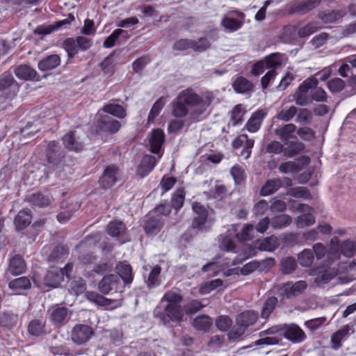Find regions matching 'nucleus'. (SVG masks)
Wrapping results in <instances>:
<instances>
[{
	"label": "nucleus",
	"mask_w": 356,
	"mask_h": 356,
	"mask_svg": "<svg viewBox=\"0 0 356 356\" xmlns=\"http://www.w3.org/2000/svg\"><path fill=\"white\" fill-rule=\"evenodd\" d=\"M50 321L56 326H61L68 321V309L65 307L53 308L50 314Z\"/></svg>",
	"instance_id": "nucleus-27"
},
{
	"label": "nucleus",
	"mask_w": 356,
	"mask_h": 356,
	"mask_svg": "<svg viewBox=\"0 0 356 356\" xmlns=\"http://www.w3.org/2000/svg\"><path fill=\"white\" fill-rule=\"evenodd\" d=\"M92 46V40L84 36L67 38L63 42V47L67 54L68 58H74L79 51H85Z\"/></svg>",
	"instance_id": "nucleus-6"
},
{
	"label": "nucleus",
	"mask_w": 356,
	"mask_h": 356,
	"mask_svg": "<svg viewBox=\"0 0 356 356\" xmlns=\"http://www.w3.org/2000/svg\"><path fill=\"white\" fill-rule=\"evenodd\" d=\"M185 196L186 191L184 187L177 188L172 195L170 200V206L172 208L179 211L184 205Z\"/></svg>",
	"instance_id": "nucleus-41"
},
{
	"label": "nucleus",
	"mask_w": 356,
	"mask_h": 356,
	"mask_svg": "<svg viewBox=\"0 0 356 356\" xmlns=\"http://www.w3.org/2000/svg\"><path fill=\"white\" fill-rule=\"evenodd\" d=\"M164 104L165 101L163 97H160L156 101L148 115L147 120L149 123L154 122L155 118L160 114Z\"/></svg>",
	"instance_id": "nucleus-56"
},
{
	"label": "nucleus",
	"mask_w": 356,
	"mask_h": 356,
	"mask_svg": "<svg viewBox=\"0 0 356 356\" xmlns=\"http://www.w3.org/2000/svg\"><path fill=\"white\" fill-rule=\"evenodd\" d=\"M321 29V27H318L314 23L310 22L298 30V35L301 38H307Z\"/></svg>",
	"instance_id": "nucleus-62"
},
{
	"label": "nucleus",
	"mask_w": 356,
	"mask_h": 356,
	"mask_svg": "<svg viewBox=\"0 0 356 356\" xmlns=\"http://www.w3.org/2000/svg\"><path fill=\"white\" fill-rule=\"evenodd\" d=\"M278 304V298L275 296L268 297L264 302L261 311V318L268 320L271 314L275 309Z\"/></svg>",
	"instance_id": "nucleus-38"
},
{
	"label": "nucleus",
	"mask_w": 356,
	"mask_h": 356,
	"mask_svg": "<svg viewBox=\"0 0 356 356\" xmlns=\"http://www.w3.org/2000/svg\"><path fill=\"white\" fill-rule=\"evenodd\" d=\"M298 108L294 106H291L287 109L280 110L276 115V118L283 122L291 121L297 114Z\"/></svg>",
	"instance_id": "nucleus-54"
},
{
	"label": "nucleus",
	"mask_w": 356,
	"mask_h": 356,
	"mask_svg": "<svg viewBox=\"0 0 356 356\" xmlns=\"http://www.w3.org/2000/svg\"><path fill=\"white\" fill-rule=\"evenodd\" d=\"M232 13H235L238 19L225 16L221 20V26L227 32L233 33L237 31L244 24L245 15L239 10H234Z\"/></svg>",
	"instance_id": "nucleus-14"
},
{
	"label": "nucleus",
	"mask_w": 356,
	"mask_h": 356,
	"mask_svg": "<svg viewBox=\"0 0 356 356\" xmlns=\"http://www.w3.org/2000/svg\"><path fill=\"white\" fill-rule=\"evenodd\" d=\"M307 288V283L305 280L296 282H286L274 286L273 291L281 300L291 298L302 294Z\"/></svg>",
	"instance_id": "nucleus-4"
},
{
	"label": "nucleus",
	"mask_w": 356,
	"mask_h": 356,
	"mask_svg": "<svg viewBox=\"0 0 356 356\" xmlns=\"http://www.w3.org/2000/svg\"><path fill=\"white\" fill-rule=\"evenodd\" d=\"M120 170L115 164H110L104 167L99 179V185L103 189L113 187L118 181Z\"/></svg>",
	"instance_id": "nucleus-8"
},
{
	"label": "nucleus",
	"mask_w": 356,
	"mask_h": 356,
	"mask_svg": "<svg viewBox=\"0 0 356 356\" xmlns=\"http://www.w3.org/2000/svg\"><path fill=\"white\" fill-rule=\"evenodd\" d=\"M280 57V54L273 53L268 56H265L264 58L261 60L263 61L266 69L276 70L277 67L281 66L282 65Z\"/></svg>",
	"instance_id": "nucleus-51"
},
{
	"label": "nucleus",
	"mask_w": 356,
	"mask_h": 356,
	"mask_svg": "<svg viewBox=\"0 0 356 356\" xmlns=\"http://www.w3.org/2000/svg\"><path fill=\"white\" fill-rule=\"evenodd\" d=\"M223 281L221 279H215L209 282H207L202 284L200 288L201 294H208L212 291L222 286Z\"/></svg>",
	"instance_id": "nucleus-57"
},
{
	"label": "nucleus",
	"mask_w": 356,
	"mask_h": 356,
	"mask_svg": "<svg viewBox=\"0 0 356 356\" xmlns=\"http://www.w3.org/2000/svg\"><path fill=\"white\" fill-rule=\"evenodd\" d=\"M69 254V249L65 245H57L51 252L48 260L51 262L63 261Z\"/></svg>",
	"instance_id": "nucleus-45"
},
{
	"label": "nucleus",
	"mask_w": 356,
	"mask_h": 356,
	"mask_svg": "<svg viewBox=\"0 0 356 356\" xmlns=\"http://www.w3.org/2000/svg\"><path fill=\"white\" fill-rule=\"evenodd\" d=\"M102 110L110 115L119 119H124L127 117V110L122 106L117 104L110 103L104 106Z\"/></svg>",
	"instance_id": "nucleus-42"
},
{
	"label": "nucleus",
	"mask_w": 356,
	"mask_h": 356,
	"mask_svg": "<svg viewBox=\"0 0 356 356\" xmlns=\"http://www.w3.org/2000/svg\"><path fill=\"white\" fill-rule=\"evenodd\" d=\"M60 57L57 54H51L39 61L38 67L40 71L51 70L60 65Z\"/></svg>",
	"instance_id": "nucleus-30"
},
{
	"label": "nucleus",
	"mask_w": 356,
	"mask_h": 356,
	"mask_svg": "<svg viewBox=\"0 0 356 356\" xmlns=\"http://www.w3.org/2000/svg\"><path fill=\"white\" fill-rule=\"evenodd\" d=\"M192 209L196 215L193 220L192 227L193 229L201 230L203 229L207 221L209 211L204 205L202 204L199 202H193Z\"/></svg>",
	"instance_id": "nucleus-13"
},
{
	"label": "nucleus",
	"mask_w": 356,
	"mask_h": 356,
	"mask_svg": "<svg viewBox=\"0 0 356 356\" xmlns=\"http://www.w3.org/2000/svg\"><path fill=\"white\" fill-rule=\"evenodd\" d=\"M305 149V144L296 138L284 143V156L286 158H293L303 152Z\"/></svg>",
	"instance_id": "nucleus-21"
},
{
	"label": "nucleus",
	"mask_w": 356,
	"mask_h": 356,
	"mask_svg": "<svg viewBox=\"0 0 356 356\" xmlns=\"http://www.w3.org/2000/svg\"><path fill=\"white\" fill-rule=\"evenodd\" d=\"M320 3L321 0H302L293 6L291 13L305 15L314 10Z\"/></svg>",
	"instance_id": "nucleus-28"
},
{
	"label": "nucleus",
	"mask_w": 356,
	"mask_h": 356,
	"mask_svg": "<svg viewBox=\"0 0 356 356\" xmlns=\"http://www.w3.org/2000/svg\"><path fill=\"white\" fill-rule=\"evenodd\" d=\"M164 131L159 128L154 129L152 131L151 136L149 138V150L152 153L159 154L161 152V147L165 142Z\"/></svg>",
	"instance_id": "nucleus-20"
},
{
	"label": "nucleus",
	"mask_w": 356,
	"mask_h": 356,
	"mask_svg": "<svg viewBox=\"0 0 356 356\" xmlns=\"http://www.w3.org/2000/svg\"><path fill=\"white\" fill-rule=\"evenodd\" d=\"M232 145L234 149L243 147L240 154L247 159L250 158L251 155L252 149L254 145V140L249 138L247 134H240L234 138Z\"/></svg>",
	"instance_id": "nucleus-16"
},
{
	"label": "nucleus",
	"mask_w": 356,
	"mask_h": 356,
	"mask_svg": "<svg viewBox=\"0 0 356 356\" xmlns=\"http://www.w3.org/2000/svg\"><path fill=\"white\" fill-rule=\"evenodd\" d=\"M86 298L99 306H108L110 305L111 301L108 298H105L102 295L94 292V291H88L86 294Z\"/></svg>",
	"instance_id": "nucleus-55"
},
{
	"label": "nucleus",
	"mask_w": 356,
	"mask_h": 356,
	"mask_svg": "<svg viewBox=\"0 0 356 356\" xmlns=\"http://www.w3.org/2000/svg\"><path fill=\"white\" fill-rule=\"evenodd\" d=\"M204 307L200 300L192 299L183 305L184 315H193L201 311Z\"/></svg>",
	"instance_id": "nucleus-47"
},
{
	"label": "nucleus",
	"mask_w": 356,
	"mask_h": 356,
	"mask_svg": "<svg viewBox=\"0 0 356 356\" xmlns=\"http://www.w3.org/2000/svg\"><path fill=\"white\" fill-rule=\"evenodd\" d=\"M63 145L70 151L79 153L83 151L84 144L79 136L76 135L75 131H70L63 137Z\"/></svg>",
	"instance_id": "nucleus-17"
},
{
	"label": "nucleus",
	"mask_w": 356,
	"mask_h": 356,
	"mask_svg": "<svg viewBox=\"0 0 356 356\" xmlns=\"http://www.w3.org/2000/svg\"><path fill=\"white\" fill-rule=\"evenodd\" d=\"M127 230L126 225L120 220H112L106 227V233L121 243H124L127 241L124 238Z\"/></svg>",
	"instance_id": "nucleus-15"
},
{
	"label": "nucleus",
	"mask_w": 356,
	"mask_h": 356,
	"mask_svg": "<svg viewBox=\"0 0 356 356\" xmlns=\"http://www.w3.org/2000/svg\"><path fill=\"white\" fill-rule=\"evenodd\" d=\"M172 115L177 118H181L187 115L188 110L186 105L177 96V101L172 104Z\"/></svg>",
	"instance_id": "nucleus-50"
},
{
	"label": "nucleus",
	"mask_w": 356,
	"mask_h": 356,
	"mask_svg": "<svg viewBox=\"0 0 356 356\" xmlns=\"http://www.w3.org/2000/svg\"><path fill=\"white\" fill-rule=\"evenodd\" d=\"M65 152L60 149L59 143L50 141L46 150V159L52 168H58L59 172L63 170Z\"/></svg>",
	"instance_id": "nucleus-7"
},
{
	"label": "nucleus",
	"mask_w": 356,
	"mask_h": 356,
	"mask_svg": "<svg viewBox=\"0 0 356 356\" xmlns=\"http://www.w3.org/2000/svg\"><path fill=\"white\" fill-rule=\"evenodd\" d=\"M298 210L304 213L300 215L296 220L297 225L299 227L310 226L314 224L315 218L313 215V209L305 204H299Z\"/></svg>",
	"instance_id": "nucleus-18"
},
{
	"label": "nucleus",
	"mask_w": 356,
	"mask_h": 356,
	"mask_svg": "<svg viewBox=\"0 0 356 356\" xmlns=\"http://www.w3.org/2000/svg\"><path fill=\"white\" fill-rule=\"evenodd\" d=\"M121 123L109 115H100L96 121L97 131L109 134H116L121 128Z\"/></svg>",
	"instance_id": "nucleus-11"
},
{
	"label": "nucleus",
	"mask_w": 356,
	"mask_h": 356,
	"mask_svg": "<svg viewBox=\"0 0 356 356\" xmlns=\"http://www.w3.org/2000/svg\"><path fill=\"white\" fill-rule=\"evenodd\" d=\"M282 185L279 178H274L267 180L260 190V195L268 196L278 191Z\"/></svg>",
	"instance_id": "nucleus-36"
},
{
	"label": "nucleus",
	"mask_w": 356,
	"mask_h": 356,
	"mask_svg": "<svg viewBox=\"0 0 356 356\" xmlns=\"http://www.w3.org/2000/svg\"><path fill=\"white\" fill-rule=\"evenodd\" d=\"M98 288L102 293L108 294L111 291L122 292L124 286L117 275L110 274L103 277L98 284Z\"/></svg>",
	"instance_id": "nucleus-10"
},
{
	"label": "nucleus",
	"mask_w": 356,
	"mask_h": 356,
	"mask_svg": "<svg viewBox=\"0 0 356 356\" xmlns=\"http://www.w3.org/2000/svg\"><path fill=\"white\" fill-rule=\"evenodd\" d=\"M115 51L111 52L108 56H106L103 61L100 63V67L104 74H113L115 65L113 61V57L115 55Z\"/></svg>",
	"instance_id": "nucleus-58"
},
{
	"label": "nucleus",
	"mask_w": 356,
	"mask_h": 356,
	"mask_svg": "<svg viewBox=\"0 0 356 356\" xmlns=\"http://www.w3.org/2000/svg\"><path fill=\"white\" fill-rule=\"evenodd\" d=\"M72 263H67L64 268L51 267L47 272L44 282V284L53 288H56L64 281V277L70 278L73 270Z\"/></svg>",
	"instance_id": "nucleus-5"
},
{
	"label": "nucleus",
	"mask_w": 356,
	"mask_h": 356,
	"mask_svg": "<svg viewBox=\"0 0 356 356\" xmlns=\"http://www.w3.org/2000/svg\"><path fill=\"white\" fill-rule=\"evenodd\" d=\"M292 218L287 214H280L273 216L270 220V225L274 229H282L291 225Z\"/></svg>",
	"instance_id": "nucleus-46"
},
{
	"label": "nucleus",
	"mask_w": 356,
	"mask_h": 356,
	"mask_svg": "<svg viewBox=\"0 0 356 356\" xmlns=\"http://www.w3.org/2000/svg\"><path fill=\"white\" fill-rule=\"evenodd\" d=\"M156 164V159L154 156L145 154L142 158L139 165L136 168L137 174L141 177L147 176Z\"/></svg>",
	"instance_id": "nucleus-24"
},
{
	"label": "nucleus",
	"mask_w": 356,
	"mask_h": 356,
	"mask_svg": "<svg viewBox=\"0 0 356 356\" xmlns=\"http://www.w3.org/2000/svg\"><path fill=\"white\" fill-rule=\"evenodd\" d=\"M179 99L181 100L186 106H200L202 110L199 112L194 111L191 114V118H195V116H198L202 114L207 108L210 106L212 102V97L210 96H206L202 97L198 94L195 93L192 89L187 88L179 92Z\"/></svg>",
	"instance_id": "nucleus-2"
},
{
	"label": "nucleus",
	"mask_w": 356,
	"mask_h": 356,
	"mask_svg": "<svg viewBox=\"0 0 356 356\" xmlns=\"http://www.w3.org/2000/svg\"><path fill=\"white\" fill-rule=\"evenodd\" d=\"M297 130V127L294 124L289 123L283 124L275 129V134L283 143L290 140L296 139L294 133Z\"/></svg>",
	"instance_id": "nucleus-23"
},
{
	"label": "nucleus",
	"mask_w": 356,
	"mask_h": 356,
	"mask_svg": "<svg viewBox=\"0 0 356 356\" xmlns=\"http://www.w3.org/2000/svg\"><path fill=\"white\" fill-rule=\"evenodd\" d=\"M161 272L160 266H155L149 273L148 277L145 281L146 285L149 289L154 288L160 284L159 276Z\"/></svg>",
	"instance_id": "nucleus-48"
},
{
	"label": "nucleus",
	"mask_w": 356,
	"mask_h": 356,
	"mask_svg": "<svg viewBox=\"0 0 356 356\" xmlns=\"http://www.w3.org/2000/svg\"><path fill=\"white\" fill-rule=\"evenodd\" d=\"M192 49L197 52H203L208 49L210 46V42L205 37H201L197 40H191Z\"/></svg>",
	"instance_id": "nucleus-60"
},
{
	"label": "nucleus",
	"mask_w": 356,
	"mask_h": 356,
	"mask_svg": "<svg viewBox=\"0 0 356 356\" xmlns=\"http://www.w3.org/2000/svg\"><path fill=\"white\" fill-rule=\"evenodd\" d=\"M232 88L236 93L244 94L253 90L254 85L244 76H238L232 83Z\"/></svg>",
	"instance_id": "nucleus-33"
},
{
	"label": "nucleus",
	"mask_w": 356,
	"mask_h": 356,
	"mask_svg": "<svg viewBox=\"0 0 356 356\" xmlns=\"http://www.w3.org/2000/svg\"><path fill=\"white\" fill-rule=\"evenodd\" d=\"M150 62V58L147 55H144L137 58L132 63L133 70L136 73H140L145 67Z\"/></svg>",
	"instance_id": "nucleus-64"
},
{
	"label": "nucleus",
	"mask_w": 356,
	"mask_h": 356,
	"mask_svg": "<svg viewBox=\"0 0 356 356\" xmlns=\"http://www.w3.org/2000/svg\"><path fill=\"white\" fill-rule=\"evenodd\" d=\"M18 316L8 312H3L0 315V326L11 329L16 326Z\"/></svg>",
	"instance_id": "nucleus-49"
},
{
	"label": "nucleus",
	"mask_w": 356,
	"mask_h": 356,
	"mask_svg": "<svg viewBox=\"0 0 356 356\" xmlns=\"http://www.w3.org/2000/svg\"><path fill=\"white\" fill-rule=\"evenodd\" d=\"M258 318V313L252 310H246L241 312L236 317V324L242 325L246 329L256 323Z\"/></svg>",
	"instance_id": "nucleus-29"
},
{
	"label": "nucleus",
	"mask_w": 356,
	"mask_h": 356,
	"mask_svg": "<svg viewBox=\"0 0 356 356\" xmlns=\"http://www.w3.org/2000/svg\"><path fill=\"white\" fill-rule=\"evenodd\" d=\"M31 222V213L29 209H22L14 219V223L17 230H23L28 227Z\"/></svg>",
	"instance_id": "nucleus-34"
},
{
	"label": "nucleus",
	"mask_w": 356,
	"mask_h": 356,
	"mask_svg": "<svg viewBox=\"0 0 356 356\" xmlns=\"http://www.w3.org/2000/svg\"><path fill=\"white\" fill-rule=\"evenodd\" d=\"M14 73L18 79L24 81H40V76L36 70L28 65H19L15 69Z\"/></svg>",
	"instance_id": "nucleus-19"
},
{
	"label": "nucleus",
	"mask_w": 356,
	"mask_h": 356,
	"mask_svg": "<svg viewBox=\"0 0 356 356\" xmlns=\"http://www.w3.org/2000/svg\"><path fill=\"white\" fill-rule=\"evenodd\" d=\"M314 252L309 249H305L298 254L299 264L302 267H309L314 261Z\"/></svg>",
	"instance_id": "nucleus-53"
},
{
	"label": "nucleus",
	"mask_w": 356,
	"mask_h": 356,
	"mask_svg": "<svg viewBox=\"0 0 356 356\" xmlns=\"http://www.w3.org/2000/svg\"><path fill=\"white\" fill-rule=\"evenodd\" d=\"M297 268V262L294 257L289 256L283 257L280 261V271L283 275L293 273Z\"/></svg>",
	"instance_id": "nucleus-40"
},
{
	"label": "nucleus",
	"mask_w": 356,
	"mask_h": 356,
	"mask_svg": "<svg viewBox=\"0 0 356 356\" xmlns=\"http://www.w3.org/2000/svg\"><path fill=\"white\" fill-rule=\"evenodd\" d=\"M296 122L302 124H309L312 120V113L307 108L298 109Z\"/></svg>",
	"instance_id": "nucleus-61"
},
{
	"label": "nucleus",
	"mask_w": 356,
	"mask_h": 356,
	"mask_svg": "<svg viewBox=\"0 0 356 356\" xmlns=\"http://www.w3.org/2000/svg\"><path fill=\"white\" fill-rule=\"evenodd\" d=\"M115 270L118 273L117 275L120 277V280H122L123 281L122 286L124 287L125 286L129 287L134 280V273L132 272L131 266L126 262H120L116 265Z\"/></svg>",
	"instance_id": "nucleus-22"
},
{
	"label": "nucleus",
	"mask_w": 356,
	"mask_h": 356,
	"mask_svg": "<svg viewBox=\"0 0 356 356\" xmlns=\"http://www.w3.org/2000/svg\"><path fill=\"white\" fill-rule=\"evenodd\" d=\"M213 325L212 318L207 315H200L193 321V327L199 331L208 332Z\"/></svg>",
	"instance_id": "nucleus-39"
},
{
	"label": "nucleus",
	"mask_w": 356,
	"mask_h": 356,
	"mask_svg": "<svg viewBox=\"0 0 356 356\" xmlns=\"http://www.w3.org/2000/svg\"><path fill=\"white\" fill-rule=\"evenodd\" d=\"M49 350L54 355L75 356V355L72 353L70 348L65 344L51 346L49 348Z\"/></svg>",
	"instance_id": "nucleus-63"
},
{
	"label": "nucleus",
	"mask_w": 356,
	"mask_h": 356,
	"mask_svg": "<svg viewBox=\"0 0 356 356\" xmlns=\"http://www.w3.org/2000/svg\"><path fill=\"white\" fill-rule=\"evenodd\" d=\"M290 195L296 198H302L304 200L312 199V195L309 189L303 186L292 188L290 191Z\"/></svg>",
	"instance_id": "nucleus-59"
},
{
	"label": "nucleus",
	"mask_w": 356,
	"mask_h": 356,
	"mask_svg": "<svg viewBox=\"0 0 356 356\" xmlns=\"http://www.w3.org/2000/svg\"><path fill=\"white\" fill-rule=\"evenodd\" d=\"M95 334L93 328L86 324L79 323L71 331V339L76 345H83L90 340Z\"/></svg>",
	"instance_id": "nucleus-9"
},
{
	"label": "nucleus",
	"mask_w": 356,
	"mask_h": 356,
	"mask_svg": "<svg viewBox=\"0 0 356 356\" xmlns=\"http://www.w3.org/2000/svg\"><path fill=\"white\" fill-rule=\"evenodd\" d=\"M346 15L344 10H325L318 12L317 17L325 24L334 23Z\"/></svg>",
	"instance_id": "nucleus-25"
},
{
	"label": "nucleus",
	"mask_w": 356,
	"mask_h": 356,
	"mask_svg": "<svg viewBox=\"0 0 356 356\" xmlns=\"http://www.w3.org/2000/svg\"><path fill=\"white\" fill-rule=\"evenodd\" d=\"M29 202L33 206L42 208L49 205V198L42 193H37L29 196Z\"/></svg>",
	"instance_id": "nucleus-52"
},
{
	"label": "nucleus",
	"mask_w": 356,
	"mask_h": 356,
	"mask_svg": "<svg viewBox=\"0 0 356 356\" xmlns=\"http://www.w3.org/2000/svg\"><path fill=\"white\" fill-rule=\"evenodd\" d=\"M349 330V327L346 325L332 335L331 343L332 348L337 350L341 347V341L348 337Z\"/></svg>",
	"instance_id": "nucleus-44"
},
{
	"label": "nucleus",
	"mask_w": 356,
	"mask_h": 356,
	"mask_svg": "<svg viewBox=\"0 0 356 356\" xmlns=\"http://www.w3.org/2000/svg\"><path fill=\"white\" fill-rule=\"evenodd\" d=\"M20 88L21 85L10 72L6 71L0 75V97L4 100L15 99Z\"/></svg>",
	"instance_id": "nucleus-3"
},
{
	"label": "nucleus",
	"mask_w": 356,
	"mask_h": 356,
	"mask_svg": "<svg viewBox=\"0 0 356 356\" xmlns=\"http://www.w3.org/2000/svg\"><path fill=\"white\" fill-rule=\"evenodd\" d=\"M280 245L279 240L277 236L272 235L261 240L258 244V248L261 251L273 252Z\"/></svg>",
	"instance_id": "nucleus-43"
},
{
	"label": "nucleus",
	"mask_w": 356,
	"mask_h": 356,
	"mask_svg": "<svg viewBox=\"0 0 356 356\" xmlns=\"http://www.w3.org/2000/svg\"><path fill=\"white\" fill-rule=\"evenodd\" d=\"M163 227V220L161 218L151 216L145 222L144 229L147 234L156 235Z\"/></svg>",
	"instance_id": "nucleus-32"
},
{
	"label": "nucleus",
	"mask_w": 356,
	"mask_h": 356,
	"mask_svg": "<svg viewBox=\"0 0 356 356\" xmlns=\"http://www.w3.org/2000/svg\"><path fill=\"white\" fill-rule=\"evenodd\" d=\"M183 296L179 293L168 291L163 295L161 300V305L166 302L161 310V307H157L154 311V317L159 318L164 325H167L170 322L180 323L184 321V311L181 305Z\"/></svg>",
	"instance_id": "nucleus-1"
},
{
	"label": "nucleus",
	"mask_w": 356,
	"mask_h": 356,
	"mask_svg": "<svg viewBox=\"0 0 356 356\" xmlns=\"http://www.w3.org/2000/svg\"><path fill=\"white\" fill-rule=\"evenodd\" d=\"M9 288L21 294L23 291L28 290L31 286L30 280L26 277H20L9 282Z\"/></svg>",
	"instance_id": "nucleus-37"
},
{
	"label": "nucleus",
	"mask_w": 356,
	"mask_h": 356,
	"mask_svg": "<svg viewBox=\"0 0 356 356\" xmlns=\"http://www.w3.org/2000/svg\"><path fill=\"white\" fill-rule=\"evenodd\" d=\"M27 331L30 336L38 337L47 333L46 321L42 318L31 320L27 327Z\"/></svg>",
	"instance_id": "nucleus-26"
},
{
	"label": "nucleus",
	"mask_w": 356,
	"mask_h": 356,
	"mask_svg": "<svg viewBox=\"0 0 356 356\" xmlns=\"http://www.w3.org/2000/svg\"><path fill=\"white\" fill-rule=\"evenodd\" d=\"M265 115L266 113L263 111L255 112L246 123L245 127L248 131L251 133L257 131L260 129Z\"/></svg>",
	"instance_id": "nucleus-35"
},
{
	"label": "nucleus",
	"mask_w": 356,
	"mask_h": 356,
	"mask_svg": "<svg viewBox=\"0 0 356 356\" xmlns=\"http://www.w3.org/2000/svg\"><path fill=\"white\" fill-rule=\"evenodd\" d=\"M26 262L21 255L15 254L10 258L8 270L12 275H17L23 273L26 270Z\"/></svg>",
	"instance_id": "nucleus-31"
},
{
	"label": "nucleus",
	"mask_w": 356,
	"mask_h": 356,
	"mask_svg": "<svg viewBox=\"0 0 356 356\" xmlns=\"http://www.w3.org/2000/svg\"><path fill=\"white\" fill-rule=\"evenodd\" d=\"M282 336L293 343H301L307 338L302 329L295 323L284 324Z\"/></svg>",
	"instance_id": "nucleus-12"
}]
</instances>
